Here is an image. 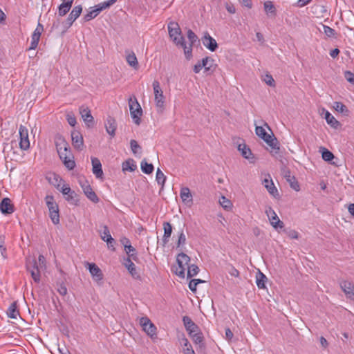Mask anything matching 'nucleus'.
<instances>
[{
  "label": "nucleus",
  "mask_w": 354,
  "mask_h": 354,
  "mask_svg": "<svg viewBox=\"0 0 354 354\" xmlns=\"http://www.w3.org/2000/svg\"><path fill=\"white\" fill-rule=\"evenodd\" d=\"M340 287L348 298L354 300V285L352 282L343 281Z\"/></svg>",
  "instance_id": "ddd939ff"
},
{
  "label": "nucleus",
  "mask_w": 354,
  "mask_h": 354,
  "mask_svg": "<svg viewBox=\"0 0 354 354\" xmlns=\"http://www.w3.org/2000/svg\"><path fill=\"white\" fill-rule=\"evenodd\" d=\"M153 88L154 93V101L156 106L162 111L165 106V96L160 88V83L157 80L153 82Z\"/></svg>",
  "instance_id": "39448f33"
},
{
  "label": "nucleus",
  "mask_w": 354,
  "mask_h": 354,
  "mask_svg": "<svg viewBox=\"0 0 354 354\" xmlns=\"http://www.w3.org/2000/svg\"><path fill=\"white\" fill-rule=\"evenodd\" d=\"M187 35V38L190 42L189 47H191L192 48V46L197 41L198 37H197L196 35L192 30H188Z\"/></svg>",
  "instance_id": "5fc2aeb1"
},
{
  "label": "nucleus",
  "mask_w": 354,
  "mask_h": 354,
  "mask_svg": "<svg viewBox=\"0 0 354 354\" xmlns=\"http://www.w3.org/2000/svg\"><path fill=\"white\" fill-rule=\"evenodd\" d=\"M55 144L57 153L63 150L66 151L70 149L68 142L65 140L63 136L59 135L55 138Z\"/></svg>",
  "instance_id": "4be33fe9"
},
{
  "label": "nucleus",
  "mask_w": 354,
  "mask_h": 354,
  "mask_svg": "<svg viewBox=\"0 0 354 354\" xmlns=\"http://www.w3.org/2000/svg\"><path fill=\"white\" fill-rule=\"evenodd\" d=\"M111 6V3L109 1H106L102 2V3L95 6V7L96 8L97 10L100 13L101 11L110 7Z\"/></svg>",
  "instance_id": "bf43d9fd"
},
{
  "label": "nucleus",
  "mask_w": 354,
  "mask_h": 354,
  "mask_svg": "<svg viewBox=\"0 0 354 354\" xmlns=\"http://www.w3.org/2000/svg\"><path fill=\"white\" fill-rule=\"evenodd\" d=\"M0 210L3 214H10L14 212V207L8 198H4L0 203Z\"/></svg>",
  "instance_id": "6ab92c4d"
},
{
  "label": "nucleus",
  "mask_w": 354,
  "mask_h": 354,
  "mask_svg": "<svg viewBox=\"0 0 354 354\" xmlns=\"http://www.w3.org/2000/svg\"><path fill=\"white\" fill-rule=\"evenodd\" d=\"M164 235L162 241L164 244H166L169 241V239L171 236L172 232V226L169 222H165L163 223Z\"/></svg>",
  "instance_id": "bb28decb"
},
{
  "label": "nucleus",
  "mask_w": 354,
  "mask_h": 354,
  "mask_svg": "<svg viewBox=\"0 0 354 354\" xmlns=\"http://www.w3.org/2000/svg\"><path fill=\"white\" fill-rule=\"evenodd\" d=\"M257 280L256 283L259 288L262 289L266 288V281H267V277L262 272H259L257 274Z\"/></svg>",
  "instance_id": "c9c22d12"
},
{
  "label": "nucleus",
  "mask_w": 354,
  "mask_h": 354,
  "mask_svg": "<svg viewBox=\"0 0 354 354\" xmlns=\"http://www.w3.org/2000/svg\"><path fill=\"white\" fill-rule=\"evenodd\" d=\"M266 214L268 218L270 225L275 229H282L284 227L283 223L279 219L275 211L271 207H268L266 209Z\"/></svg>",
  "instance_id": "0eeeda50"
},
{
  "label": "nucleus",
  "mask_w": 354,
  "mask_h": 354,
  "mask_svg": "<svg viewBox=\"0 0 354 354\" xmlns=\"http://www.w3.org/2000/svg\"><path fill=\"white\" fill-rule=\"evenodd\" d=\"M77 194L75 191H71L69 194L65 196V199L72 205H77L79 199Z\"/></svg>",
  "instance_id": "4c0bfd02"
},
{
  "label": "nucleus",
  "mask_w": 354,
  "mask_h": 354,
  "mask_svg": "<svg viewBox=\"0 0 354 354\" xmlns=\"http://www.w3.org/2000/svg\"><path fill=\"white\" fill-rule=\"evenodd\" d=\"M141 169L146 174H150L153 171V166L151 163L147 162L145 160L141 162Z\"/></svg>",
  "instance_id": "ea45409f"
},
{
  "label": "nucleus",
  "mask_w": 354,
  "mask_h": 354,
  "mask_svg": "<svg viewBox=\"0 0 354 354\" xmlns=\"http://www.w3.org/2000/svg\"><path fill=\"white\" fill-rule=\"evenodd\" d=\"M88 268L94 281H99L103 279V274L100 268L94 263H86Z\"/></svg>",
  "instance_id": "9d476101"
},
{
  "label": "nucleus",
  "mask_w": 354,
  "mask_h": 354,
  "mask_svg": "<svg viewBox=\"0 0 354 354\" xmlns=\"http://www.w3.org/2000/svg\"><path fill=\"white\" fill-rule=\"evenodd\" d=\"M324 111L325 112L324 118L327 123L331 127L336 128L339 124V122L328 111L324 110Z\"/></svg>",
  "instance_id": "473e14b6"
},
{
  "label": "nucleus",
  "mask_w": 354,
  "mask_h": 354,
  "mask_svg": "<svg viewBox=\"0 0 354 354\" xmlns=\"http://www.w3.org/2000/svg\"><path fill=\"white\" fill-rule=\"evenodd\" d=\"M100 237L104 241L107 243L108 247L109 248H112L113 250H114L113 245L114 243V239L112 238L107 226H103V230L100 232Z\"/></svg>",
  "instance_id": "aec40b11"
},
{
  "label": "nucleus",
  "mask_w": 354,
  "mask_h": 354,
  "mask_svg": "<svg viewBox=\"0 0 354 354\" xmlns=\"http://www.w3.org/2000/svg\"><path fill=\"white\" fill-rule=\"evenodd\" d=\"M181 344L184 346H189L188 348L184 349V354H195L192 345L189 344L188 339L183 335L181 339Z\"/></svg>",
  "instance_id": "58836bf2"
},
{
  "label": "nucleus",
  "mask_w": 354,
  "mask_h": 354,
  "mask_svg": "<svg viewBox=\"0 0 354 354\" xmlns=\"http://www.w3.org/2000/svg\"><path fill=\"white\" fill-rule=\"evenodd\" d=\"M263 81L269 86H274L275 84H274V80L273 79V77H272L271 75L270 74H266L265 76H264V78H263Z\"/></svg>",
  "instance_id": "0e129e2a"
},
{
  "label": "nucleus",
  "mask_w": 354,
  "mask_h": 354,
  "mask_svg": "<svg viewBox=\"0 0 354 354\" xmlns=\"http://www.w3.org/2000/svg\"><path fill=\"white\" fill-rule=\"evenodd\" d=\"M219 203L225 209H229L232 207V203L225 196H221L219 199Z\"/></svg>",
  "instance_id": "864d4df0"
},
{
  "label": "nucleus",
  "mask_w": 354,
  "mask_h": 354,
  "mask_svg": "<svg viewBox=\"0 0 354 354\" xmlns=\"http://www.w3.org/2000/svg\"><path fill=\"white\" fill-rule=\"evenodd\" d=\"M265 127L271 131L268 124L265 123L264 127L256 125L255 133L257 136L263 140L267 143V145L271 148V152H274L275 153H277L279 151L278 142L275 138H273L272 136L266 132Z\"/></svg>",
  "instance_id": "f03ea898"
},
{
  "label": "nucleus",
  "mask_w": 354,
  "mask_h": 354,
  "mask_svg": "<svg viewBox=\"0 0 354 354\" xmlns=\"http://www.w3.org/2000/svg\"><path fill=\"white\" fill-rule=\"evenodd\" d=\"M129 266H130L129 268H127V269L128 270V271L130 273V274L134 279H139L140 278V274H139V272L136 270V265L133 263V264H129Z\"/></svg>",
  "instance_id": "603ef678"
},
{
  "label": "nucleus",
  "mask_w": 354,
  "mask_h": 354,
  "mask_svg": "<svg viewBox=\"0 0 354 354\" xmlns=\"http://www.w3.org/2000/svg\"><path fill=\"white\" fill-rule=\"evenodd\" d=\"M130 147L132 152L136 154L138 150L140 149V146L138 144V142L135 140H131L130 141Z\"/></svg>",
  "instance_id": "69168bd1"
},
{
  "label": "nucleus",
  "mask_w": 354,
  "mask_h": 354,
  "mask_svg": "<svg viewBox=\"0 0 354 354\" xmlns=\"http://www.w3.org/2000/svg\"><path fill=\"white\" fill-rule=\"evenodd\" d=\"M64 166L69 170H72L75 167V162L74 157L71 153H69L68 156H66V159H61Z\"/></svg>",
  "instance_id": "2f4dec72"
},
{
  "label": "nucleus",
  "mask_w": 354,
  "mask_h": 354,
  "mask_svg": "<svg viewBox=\"0 0 354 354\" xmlns=\"http://www.w3.org/2000/svg\"><path fill=\"white\" fill-rule=\"evenodd\" d=\"M91 10H90L87 14H86L84 16V20L85 21H88L95 18L100 14L95 6L93 8H91Z\"/></svg>",
  "instance_id": "a19ab883"
},
{
  "label": "nucleus",
  "mask_w": 354,
  "mask_h": 354,
  "mask_svg": "<svg viewBox=\"0 0 354 354\" xmlns=\"http://www.w3.org/2000/svg\"><path fill=\"white\" fill-rule=\"evenodd\" d=\"M7 315L8 317L12 319H17L19 315V313L17 308L16 301L12 302L8 308Z\"/></svg>",
  "instance_id": "c756f323"
},
{
  "label": "nucleus",
  "mask_w": 354,
  "mask_h": 354,
  "mask_svg": "<svg viewBox=\"0 0 354 354\" xmlns=\"http://www.w3.org/2000/svg\"><path fill=\"white\" fill-rule=\"evenodd\" d=\"M126 61L128 63V64L132 67L134 69L138 68V62L137 59V57L136 56V54L132 51H128L126 52Z\"/></svg>",
  "instance_id": "5701e85b"
},
{
  "label": "nucleus",
  "mask_w": 354,
  "mask_h": 354,
  "mask_svg": "<svg viewBox=\"0 0 354 354\" xmlns=\"http://www.w3.org/2000/svg\"><path fill=\"white\" fill-rule=\"evenodd\" d=\"M72 145L78 151H82L84 148V139L81 133L74 130L71 132Z\"/></svg>",
  "instance_id": "1a4fd4ad"
},
{
  "label": "nucleus",
  "mask_w": 354,
  "mask_h": 354,
  "mask_svg": "<svg viewBox=\"0 0 354 354\" xmlns=\"http://www.w3.org/2000/svg\"><path fill=\"white\" fill-rule=\"evenodd\" d=\"M180 196L183 203H192V196L188 187H183Z\"/></svg>",
  "instance_id": "cd10ccee"
},
{
  "label": "nucleus",
  "mask_w": 354,
  "mask_h": 354,
  "mask_svg": "<svg viewBox=\"0 0 354 354\" xmlns=\"http://www.w3.org/2000/svg\"><path fill=\"white\" fill-rule=\"evenodd\" d=\"M282 175L286 178L287 182L289 183V185L292 189L297 192L299 191V185L295 177L291 174L290 170L287 169L286 168H283L282 169Z\"/></svg>",
  "instance_id": "9b49d317"
},
{
  "label": "nucleus",
  "mask_w": 354,
  "mask_h": 354,
  "mask_svg": "<svg viewBox=\"0 0 354 354\" xmlns=\"http://www.w3.org/2000/svg\"><path fill=\"white\" fill-rule=\"evenodd\" d=\"M122 168L123 171H133L137 166L132 159H129L122 163Z\"/></svg>",
  "instance_id": "7c9ffc66"
},
{
  "label": "nucleus",
  "mask_w": 354,
  "mask_h": 354,
  "mask_svg": "<svg viewBox=\"0 0 354 354\" xmlns=\"http://www.w3.org/2000/svg\"><path fill=\"white\" fill-rule=\"evenodd\" d=\"M201 63H205V65L203 66V68H205V71H212V63L213 59H210L209 57H206L201 61Z\"/></svg>",
  "instance_id": "79ce46f5"
},
{
  "label": "nucleus",
  "mask_w": 354,
  "mask_h": 354,
  "mask_svg": "<svg viewBox=\"0 0 354 354\" xmlns=\"http://www.w3.org/2000/svg\"><path fill=\"white\" fill-rule=\"evenodd\" d=\"M322 156L326 162H330L335 158L333 153L326 148H322Z\"/></svg>",
  "instance_id": "c03bdc74"
},
{
  "label": "nucleus",
  "mask_w": 354,
  "mask_h": 354,
  "mask_svg": "<svg viewBox=\"0 0 354 354\" xmlns=\"http://www.w3.org/2000/svg\"><path fill=\"white\" fill-rule=\"evenodd\" d=\"M176 261H180V262L181 263H183V265L188 266V263L190 261V258L186 254L181 252L178 254V255L177 256Z\"/></svg>",
  "instance_id": "3c124183"
},
{
  "label": "nucleus",
  "mask_w": 354,
  "mask_h": 354,
  "mask_svg": "<svg viewBox=\"0 0 354 354\" xmlns=\"http://www.w3.org/2000/svg\"><path fill=\"white\" fill-rule=\"evenodd\" d=\"M263 183L271 196H272L274 198H278L279 197V192L274 186L271 178H265Z\"/></svg>",
  "instance_id": "a211bd4d"
},
{
  "label": "nucleus",
  "mask_w": 354,
  "mask_h": 354,
  "mask_svg": "<svg viewBox=\"0 0 354 354\" xmlns=\"http://www.w3.org/2000/svg\"><path fill=\"white\" fill-rule=\"evenodd\" d=\"M80 185L84 193L90 201L93 203H97L99 201L97 196L93 191L91 185L88 183V182L85 181L84 183H81Z\"/></svg>",
  "instance_id": "f8f14e48"
},
{
  "label": "nucleus",
  "mask_w": 354,
  "mask_h": 354,
  "mask_svg": "<svg viewBox=\"0 0 354 354\" xmlns=\"http://www.w3.org/2000/svg\"><path fill=\"white\" fill-rule=\"evenodd\" d=\"M57 188L62 193L64 196H66V194H69L71 191H73L68 185L63 183V185L61 186L59 184L57 185Z\"/></svg>",
  "instance_id": "6e6d98bb"
},
{
  "label": "nucleus",
  "mask_w": 354,
  "mask_h": 354,
  "mask_svg": "<svg viewBox=\"0 0 354 354\" xmlns=\"http://www.w3.org/2000/svg\"><path fill=\"white\" fill-rule=\"evenodd\" d=\"M19 147L22 150H27L30 147V141L28 138V129L23 126L20 125L19 129Z\"/></svg>",
  "instance_id": "6e6552de"
},
{
  "label": "nucleus",
  "mask_w": 354,
  "mask_h": 354,
  "mask_svg": "<svg viewBox=\"0 0 354 354\" xmlns=\"http://www.w3.org/2000/svg\"><path fill=\"white\" fill-rule=\"evenodd\" d=\"M202 41L203 45L212 52L215 51L218 47L216 41L207 32L204 35Z\"/></svg>",
  "instance_id": "4468645a"
},
{
  "label": "nucleus",
  "mask_w": 354,
  "mask_h": 354,
  "mask_svg": "<svg viewBox=\"0 0 354 354\" xmlns=\"http://www.w3.org/2000/svg\"><path fill=\"white\" fill-rule=\"evenodd\" d=\"M124 250L128 257H131L133 261H136L138 260L136 249L131 244H124Z\"/></svg>",
  "instance_id": "e433bc0d"
},
{
  "label": "nucleus",
  "mask_w": 354,
  "mask_h": 354,
  "mask_svg": "<svg viewBox=\"0 0 354 354\" xmlns=\"http://www.w3.org/2000/svg\"><path fill=\"white\" fill-rule=\"evenodd\" d=\"M156 179L157 183L163 187L166 180V176L159 168L157 169L156 171Z\"/></svg>",
  "instance_id": "a18cd8bd"
},
{
  "label": "nucleus",
  "mask_w": 354,
  "mask_h": 354,
  "mask_svg": "<svg viewBox=\"0 0 354 354\" xmlns=\"http://www.w3.org/2000/svg\"><path fill=\"white\" fill-rule=\"evenodd\" d=\"M264 9L267 14L275 15L276 9L272 1H266L264 3Z\"/></svg>",
  "instance_id": "37998d69"
},
{
  "label": "nucleus",
  "mask_w": 354,
  "mask_h": 354,
  "mask_svg": "<svg viewBox=\"0 0 354 354\" xmlns=\"http://www.w3.org/2000/svg\"><path fill=\"white\" fill-rule=\"evenodd\" d=\"M333 107L337 111L340 112L342 113H346L348 112V110L346 108V106L340 102H334Z\"/></svg>",
  "instance_id": "de8ad7c7"
},
{
  "label": "nucleus",
  "mask_w": 354,
  "mask_h": 354,
  "mask_svg": "<svg viewBox=\"0 0 354 354\" xmlns=\"http://www.w3.org/2000/svg\"><path fill=\"white\" fill-rule=\"evenodd\" d=\"M46 268V259L42 254H40L38 257V264L35 260H33L32 268L30 269L29 266H28V269L30 270L31 276L36 283L40 281V270H45Z\"/></svg>",
  "instance_id": "7ed1b4c3"
},
{
  "label": "nucleus",
  "mask_w": 354,
  "mask_h": 354,
  "mask_svg": "<svg viewBox=\"0 0 354 354\" xmlns=\"http://www.w3.org/2000/svg\"><path fill=\"white\" fill-rule=\"evenodd\" d=\"M185 243H186V236H185V234H184L183 231L181 230V232H180V234L178 235L177 247L179 248L180 246L185 245Z\"/></svg>",
  "instance_id": "680f3d73"
},
{
  "label": "nucleus",
  "mask_w": 354,
  "mask_h": 354,
  "mask_svg": "<svg viewBox=\"0 0 354 354\" xmlns=\"http://www.w3.org/2000/svg\"><path fill=\"white\" fill-rule=\"evenodd\" d=\"M238 150L241 153V155L245 158L250 160V158H252V151L245 144H239L238 146Z\"/></svg>",
  "instance_id": "c85d7f7f"
},
{
  "label": "nucleus",
  "mask_w": 354,
  "mask_h": 354,
  "mask_svg": "<svg viewBox=\"0 0 354 354\" xmlns=\"http://www.w3.org/2000/svg\"><path fill=\"white\" fill-rule=\"evenodd\" d=\"M82 11V6L81 5H78L75 6L69 14L66 23L68 26H71L73 23L80 17V14Z\"/></svg>",
  "instance_id": "dca6fc26"
},
{
  "label": "nucleus",
  "mask_w": 354,
  "mask_h": 354,
  "mask_svg": "<svg viewBox=\"0 0 354 354\" xmlns=\"http://www.w3.org/2000/svg\"><path fill=\"white\" fill-rule=\"evenodd\" d=\"M5 236L0 234V253L3 259L6 258V248L5 247Z\"/></svg>",
  "instance_id": "8fccbe9b"
},
{
  "label": "nucleus",
  "mask_w": 354,
  "mask_h": 354,
  "mask_svg": "<svg viewBox=\"0 0 354 354\" xmlns=\"http://www.w3.org/2000/svg\"><path fill=\"white\" fill-rule=\"evenodd\" d=\"M183 322L189 335H192V333L199 330L198 326L188 316H184Z\"/></svg>",
  "instance_id": "f3484780"
},
{
  "label": "nucleus",
  "mask_w": 354,
  "mask_h": 354,
  "mask_svg": "<svg viewBox=\"0 0 354 354\" xmlns=\"http://www.w3.org/2000/svg\"><path fill=\"white\" fill-rule=\"evenodd\" d=\"M168 32L170 38L173 40L175 44L183 48L186 58L188 59H190L192 57V48L187 46L178 24L174 21H171L168 24Z\"/></svg>",
  "instance_id": "f257e3e1"
},
{
  "label": "nucleus",
  "mask_w": 354,
  "mask_h": 354,
  "mask_svg": "<svg viewBox=\"0 0 354 354\" xmlns=\"http://www.w3.org/2000/svg\"><path fill=\"white\" fill-rule=\"evenodd\" d=\"M92 171L97 178L102 179L103 178V171L102 164L97 158H91Z\"/></svg>",
  "instance_id": "2eb2a0df"
},
{
  "label": "nucleus",
  "mask_w": 354,
  "mask_h": 354,
  "mask_svg": "<svg viewBox=\"0 0 354 354\" xmlns=\"http://www.w3.org/2000/svg\"><path fill=\"white\" fill-rule=\"evenodd\" d=\"M45 201L49 212L59 209L58 205L55 202L54 197L53 196L47 195L45 197Z\"/></svg>",
  "instance_id": "a878e982"
},
{
  "label": "nucleus",
  "mask_w": 354,
  "mask_h": 354,
  "mask_svg": "<svg viewBox=\"0 0 354 354\" xmlns=\"http://www.w3.org/2000/svg\"><path fill=\"white\" fill-rule=\"evenodd\" d=\"M140 324L142 330L151 337H157V328L151 321L147 317H142L140 319Z\"/></svg>",
  "instance_id": "423d86ee"
},
{
  "label": "nucleus",
  "mask_w": 354,
  "mask_h": 354,
  "mask_svg": "<svg viewBox=\"0 0 354 354\" xmlns=\"http://www.w3.org/2000/svg\"><path fill=\"white\" fill-rule=\"evenodd\" d=\"M104 125L106 132L111 137H114L117 127L115 120L113 118L109 116L105 121Z\"/></svg>",
  "instance_id": "412c9836"
},
{
  "label": "nucleus",
  "mask_w": 354,
  "mask_h": 354,
  "mask_svg": "<svg viewBox=\"0 0 354 354\" xmlns=\"http://www.w3.org/2000/svg\"><path fill=\"white\" fill-rule=\"evenodd\" d=\"M43 30H44V27H43V26H42L40 23H39V24H37V28H35V30H34V32H33L32 35H35V36H37V37H39V38H40L41 35V33H42Z\"/></svg>",
  "instance_id": "774afa93"
},
{
  "label": "nucleus",
  "mask_w": 354,
  "mask_h": 354,
  "mask_svg": "<svg viewBox=\"0 0 354 354\" xmlns=\"http://www.w3.org/2000/svg\"><path fill=\"white\" fill-rule=\"evenodd\" d=\"M72 3H73L72 0L61 3L58 8L59 15L61 17H63L67 12H68L72 6Z\"/></svg>",
  "instance_id": "393cba45"
},
{
  "label": "nucleus",
  "mask_w": 354,
  "mask_h": 354,
  "mask_svg": "<svg viewBox=\"0 0 354 354\" xmlns=\"http://www.w3.org/2000/svg\"><path fill=\"white\" fill-rule=\"evenodd\" d=\"M178 263V266L175 268V270H174L175 274L178 275V277L181 278L185 277V270L187 268V265H183V263H181L180 261H176Z\"/></svg>",
  "instance_id": "f704fd0d"
},
{
  "label": "nucleus",
  "mask_w": 354,
  "mask_h": 354,
  "mask_svg": "<svg viewBox=\"0 0 354 354\" xmlns=\"http://www.w3.org/2000/svg\"><path fill=\"white\" fill-rule=\"evenodd\" d=\"M39 39H40L39 37L32 35V36H31V43H30V46L29 50H33V49H35L37 47L38 43L39 41Z\"/></svg>",
  "instance_id": "052dcab7"
},
{
  "label": "nucleus",
  "mask_w": 354,
  "mask_h": 354,
  "mask_svg": "<svg viewBox=\"0 0 354 354\" xmlns=\"http://www.w3.org/2000/svg\"><path fill=\"white\" fill-rule=\"evenodd\" d=\"M203 282L204 281L201 279H192L189 283V288L192 292H195L196 290L197 285Z\"/></svg>",
  "instance_id": "13d9d810"
},
{
  "label": "nucleus",
  "mask_w": 354,
  "mask_h": 354,
  "mask_svg": "<svg viewBox=\"0 0 354 354\" xmlns=\"http://www.w3.org/2000/svg\"><path fill=\"white\" fill-rule=\"evenodd\" d=\"M49 216L52 221V222L55 225H57L59 223V209L55 210L52 212H49Z\"/></svg>",
  "instance_id": "09e8293b"
},
{
  "label": "nucleus",
  "mask_w": 354,
  "mask_h": 354,
  "mask_svg": "<svg viewBox=\"0 0 354 354\" xmlns=\"http://www.w3.org/2000/svg\"><path fill=\"white\" fill-rule=\"evenodd\" d=\"M129 105L131 118L136 124H140L142 110L136 97L129 98Z\"/></svg>",
  "instance_id": "20e7f679"
},
{
  "label": "nucleus",
  "mask_w": 354,
  "mask_h": 354,
  "mask_svg": "<svg viewBox=\"0 0 354 354\" xmlns=\"http://www.w3.org/2000/svg\"><path fill=\"white\" fill-rule=\"evenodd\" d=\"M189 336L196 344H198L200 347L203 346V335L199 330L197 332L192 333Z\"/></svg>",
  "instance_id": "72a5a7b5"
},
{
  "label": "nucleus",
  "mask_w": 354,
  "mask_h": 354,
  "mask_svg": "<svg viewBox=\"0 0 354 354\" xmlns=\"http://www.w3.org/2000/svg\"><path fill=\"white\" fill-rule=\"evenodd\" d=\"M80 113L83 120L88 124L89 126V123H92L93 122V117L91 114V111L88 107L81 106L80 108Z\"/></svg>",
  "instance_id": "b1692460"
},
{
  "label": "nucleus",
  "mask_w": 354,
  "mask_h": 354,
  "mask_svg": "<svg viewBox=\"0 0 354 354\" xmlns=\"http://www.w3.org/2000/svg\"><path fill=\"white\" fill-rule=\"evenodd\" d=\"M66 119H67L68 124L72 127H74L77 123L76 118H75L74 114H73V113H68L66 115Z\"/></svg>",
  "instance_id": "338daca9"
},
{
  "label": "nucleus",
  "mask_w": 354,
  "mask_h": 354,
  "mask_svg": "<svg viewBox=\"0 0 354 354\" xmlns=\"http://www.w3.org/2000/svg\"><path fill=\"white\" fill-rule=\"evenodd\" d=\"M199 272L198 267L195 264H192L187 267V277H192L196 275Z\"/></svg>",
  "instance_id": "49530a36"
},
{
  "label": "nucleus",
  "mask_w": 354,
  "mask_h": 354,
  "mask_svg": "<svg viewBox=\"0 0 354 354\" xmlns=\"http://www.w3.org/2000/svg\"><path fill=\"white\" fill-rule=\"evenodd\" d=\"M322 28H323V32L326 36H328L329 37H332L335 36V31L334 29H333L330 27L326 26V25H322Z\"/></svg>",
  "instance_id": "4d7b16f0"
},
{
  "label": "nucleus",
  "mask_w": 354,
  "mask_h": 354,
  "mask_svg": "<svg viewBox=\"0 0 354 354\" xmlns=\"http://www.w3.org/2000/svg\"><path fill=\"white\" fill-rule=\"evenodd\" d=\"M345 79L351 84L354 85V73L351 71H346L344 72Z\"/></svg>",
  "instance_id": "e2e57ef3"
}]
</instances>
